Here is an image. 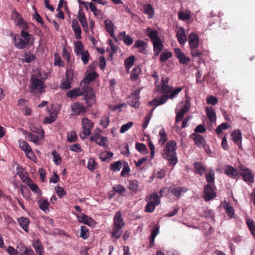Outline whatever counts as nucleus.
Here are the masks:
<instances>
[{"instance_id": "57", "label": "nucleus", "mask_w": 255, "mask_h": 255, "mask_svg": "<svg viewBox=\"0 0 255 255\" xmlns=\"http://www.w3.org/2000/svg\"><path fill=\"white\" fill-rule=\"evenodd\" d=\"M140 72V69L138 68H133L130 74V79L132 80H134L136 79L138 76V75Z\"/></svg>"}, {"instance_id": "64", "label": "nucleus", "mask_w": 255, "mask_h": 255, "mask_svg": "<svg viewBox=\"0 0 255 255\" xmlns=\"http://www.w3.org/2000/svg\"><path fill=\"white\" fill-rule=\"evenodd\" d=\"M55 190L60 198H62L66 194V192H65L63 188L59 186H56Z\"/></svg>"}, {"instance_id": "16", "label": "nucleus", "mask_w": 255, "mask_h": 255, "mask_svg": "<svg viewBox=\"0 0 255 255\" xmlns=\"http://www.w3.org/2000/svg\"><path fill=\"white\" fill-rule=\"evenodd\" d=\"M77 217L79 222L88 226H92L94 224V221L92 218L83 214L77 215Z\"/></svg>"}, {"instance_id": "25", "label": "nucleus", "mask_w": 255, "mask_h": 255, "mask_svg": "<svg viewBox=\"0 0 255 255\" xmlns=\"http://www.w3.org/2000/svg\"><path fill=\"white\" fill-rule=\"evenodd\" d=\"M145 33L150 38L152 42L160 38L158 36V32L155 30L152 29L149 27H147L146 28Z\"/></svg>"}, {"instance_id": "46", "label": "nucleus", "mask_w": 255, "mask_h": 255, "mask_svg": "<svg viewBox=\"0 0 255 255\" xmlns=\"http://www.w3.org/2000/svg\"><path fill=\"white\" fill-rule=\"evenodd\" d=\"M18 143L19 147L21 150L24 151V152H25L28 150H30L31 148V147L28 143L23 139L18 140Z\"/></svg>"}, {"instance_id": "21", "label": "nucleus", "mask_w": 255, "mask_h": 255, "mask_svg": "<svg viewBox=\"0 0 255 255\" xmlns=\"http://www.w3.org/2000/svg\"><path fill=\"white\" fill-rule=\"evenodd\" d=\"M176 36L178 38L179 43L183 45L187 41V37L185 30L183 27H180L176 33Z\"/></svg>"}, {"instance_id": "27", "label": "nucleus", "mask_w": 255, "mask_h": 255, "mask_svg": "<svg viewBox=\"0 0 255 255\" xmlns=\"http://www.w3.org/2000/svg\"><path fill=\"white\" fill-rule=\"evenodd\" d=\"M38 205L39 208L45 213L49 212L48 201L44 199H41L38 201Z\"/></svg>"}, {"instance_id": "1", "label": "nucleus", "mask_w": 255, "mask_h": 255, "mask_svg": "<svg viewBox=\"0 0 255 255\" xmlns=\"http://www.w3.org/2000/svg\"><path fill=\"white\" fill-rule=\"evenodd\" d=\"M44 80L39 71H37V73L32 75L30 79V92L34 96H39L45 92Z\"/></svg>"}, {"instance_id": "49", "label": "nucleus", "mask_w": 255, "mask_h": 255, "mask_svg": "<svg viewBox=\"0 0 255 255\" xmlns=\"http://www.w3.org/2000/svg\"><path fill=\"white\" fill-rule=\"evenodd\" d=\"M113 156V153L111 152L105 151L101 153L100 155V158L103 161H106L110 159Z\"/></svg>"}, {"instance_id": "50", "label": "nucleus", "mask_w": 255, "mask_h": 255, "mask_svg": "<svg viewBox=\"0 0 255 255\" xmlns=\"http://www.w3.org/2000/svg\"><path fill=\"white\" fill-rule=\"evenodd\" d=\"M247 224L251 234L255 237V223L251 219L247 220Z\"/></svg>"}, {"instance_id": "37", "label": "nucleus", "mask_w": 255, "mask_h": 255, "mask_svg": "<svg viewBox=\"0 0 255 255\" xmlns=\"http://www.w3.org/2000/svg\"><path fill=\"white\" fill-rule=\"evenodd\" d=\"M224 208L229 217L230 218H235L234 209L229 203H226L224 206Z\"/></svg>"}, {"instance_id": "8", "label": "nucleus", "mask_w": 255, "mask_h": 255, "mask_svg": "<svg viewBox=\"0 0 255 255\" xmlns=\"http://www.w3.org/2000/svg\"><path fill=\"white\" fill-rule=\"evenodd\" d=\"M11 19L15 24L18 26L22 30H25L28 26L26 22L24 20L22 16L16 11H13L11 15Z\"/></svg>"}, {"instance_id": "11", "label": "nucleus", "mask_w": 255, "mask_h": 255, "mask_svg": "<svg viewBox=\"0 0 255 255\" xmlns=\"http://www.w3.org/2000/svg\"><path fill=\"white\" fill-rule=\"evenodd\" d=\"M71 110L74 115L78 116L86 111V108L80 103H74L71 105Z\"/></svg>"}, {"instance_id": "18", "label": "nucleus", "mask_w": 255, "mask_h": 255, "mask_svg": "<svg viewBox=\"0 0 255 255\" xmlns=\"http://www.w3.org/2000/svg\"><path fill=\"white\" fill-rule=\"evenodd\" d=\"M204 198L206 201H209L215 197L216 193L212 187L209 185H206L204 187Z\"/></svg>"}, {"instance_id": "43", "label": "nucleus", "mask_w": 255, "mask_h": 255, "mask_svg": "<svg viewBox=\"0 0 255 255\" xmlns=\"http://www.w3.org/2000/svg\"><path fill=\"white\" fill-rule=\"evenodd\" d=\"M159 136L160 137L158 139V143L161 145H163L167 140V134L163 128L161 129L159 132Z\"/></svg>"}, {"instance_id": "15", "label": "nucleus", "mask_w": 255, "mask_h": 255, "mask_svg": "<svg viewBox=\"0 0 255 255\" xmlns=\"http://www.w3.org/2000/svg\"><path fill=\"white\" fill-rule=\"evenodd\" d=\"M224 172L228 176L236 179L239 177V172L233 167L230 165H226L224 168Z\"/></svg>"}, {"instance_id": "9", "label": "nucleus", "mask_w": 255, "mask_h": 255, "mask_svg": "<svg viewBox=\"0 0 255 255\" xmlns=\"http://www.w3.org/2000/svg\"><path fill=\"white\" fill-rule=\"evenodd\" d=\"M169 78L164 77L161 79V84L157 85V90L161 93L168 94L172 91V88L168 86Z\"/></svg>"}, {"instance_id": "29", "label": "nucleus", "mask_w": 255, "mask_h": 255, "mask_svg": "<svg viewBox=\"0 0 255 255\" xmlns=\"http://www.w3.org/2000/svg\"><path fill=\"white\" fill-rule=\"evenodd\" d=\"M81 87V88H75L68 91L67 93V96L71 98H75L78 96L82 95L83 92H82V86Z\"/></svg>"}, {"instance_id": "41", "label": "nucleus", "mask_w": 255, "mask_h": 255, "mask_svg": "<svg viewBox=\"0 0 255 255\" xmlns=\"http://www.w3.org/2000/svg\"><path fill=\"white\" fill-rule=\"evenodd\" d=\"M20 192L22 196L25 199L27 200H30L31 199L30 192L26 186L21 185L20 187Z\"/></svg>"}, {"instance_id": "45", "label": "nucleus", "mask_w": 255, "mask_h": 255, "mask_svg": "<svg viewBox=\"0 0 255 255\" xmlns=\"http://www.w3.org/2000/svg\"><path fill=\"white\" fill-rule=\"evenodd\" d=\"M89 8L96 16L99 17L102 16V12L100 10L98 9L93 3H89Z\"/></svg>"}, {"instance_id": "2", "label": "nucleus", "mask_w": 255, "mask_h": 255, "mask_svg": "<svg viewBox=\"0 0 255 255\" xmlns=\"http://www.w3.org/2000/svg\"><path fill=\"white\" fill-rule=\"evenodd\" d=\"M14 41V45L18 49H24L28 47L32 43V36L24 30H22L20 35L11 34Z\"/></svg>"}, {"instance_id": "61", "label": "nucleus", "mask_w": 255, "mask_h": 255, "mask_svg": "<svg viewBox=\"0 0 255 255\" xmlns=\"http://www.w3.org/2000/svg\"><path fill=\"white\" fill-rule=\"evenodd\" d=\"M28 186L33 192L37 193L39 196H41V191L36 184L31 183L28 184Z\"/></svg>"}, {"instance_id": "7", "label": "nucleus", "mask_w": 255, "mask_h": 255, "mask_svg": "<svg viewBox=\"0 0 255 255\" xmlns=\"http://www.w3.org/2000/svg\"><path fill=\"white\" fill-rule=\"evenodd\" d=\"M187 191V189L184 187H170L164 188L162 189L159 192L160 197L166 195L167 192H170L177 198H179L182 193Z\"/></svg>"}, {"instance_id": "17", "label": "nucleus", "mask_w": 255, "mask_h": 255, "mask_svg": "<svg viewBox=\"0 0 255 255\" xmlns=\"http://www.w3.org/2000/svg\"><path fill=\"white\" fill-rule=\"evenodd\" d=\"M78 19L80 22L84 30L87 32L88 31V26L87 19L84 13L82 11V9L80 8L77 16Z\"/></svg>"}, {"instance_id": "10", "label": "nucleus", "mask_w": 255, "mask_h": 255, "mask_svg": "<svg viewBox=\"0 0 255 255\" xmlns=\"http://www.w3.org/2000/svg\"><path fill=\"white\" fill-rule=\"evenodd\" d=\"M73 71L67 70L66 73V78L64 79L61 83V88L65 89H69L71 88V84L73 82Z\"/></svg>"}, {"instance_id": "54", "label": "nucleus", "mask_w": 255, "mask_h": 255, "mask_svg": "<svg viewBox=\"0 0 255 255\" xmlns=\"http://www.w3.org/2000/svg\"><path fill=\"white\" fill-rule=\"evenodd\" d=\"M134 62V57L130 56L125 61V64L127 69H129L133 65Z\"/></svg>"}, {"instance_id": "33", "label": "nucleus", "mask_w": 255, "mask_h": 255, "mask_svg": "<svg viewBox=\"0 0 255 255\" xmlns=\"http://www.w3.org/2000/svg\"><path fill=\"white\" fill-rule=\"evenodd\" d=\"M17 222L20 227L26 232H28V226L29 224V220L25 217H20L17 220Z\"/></svg>"}, {"instance_id": "59", "label": "nucleus", "mask_w": 255, "mask_h": 255, "mask_svg": "<svg viewBox=\"0 0 255 255\" xmlns=\"http://www.w3.org/2000/svg\"><path fill=\"white\" fill-rule=\"evenodd\" d=\"M230 126L228 124L222 123L217 127L216 129V131L217 134H220L223 130L227 129Z\"/></svg>"}, {"instance_id": "62", "label": "nucleus", "mask_w": 255, "mask_h": 255, "mask_svg": "<svg viewBox=\"0 0 255 255\" xmlns=\"http://www.w3.org/2000/svg\"><path fill=\"white\" fill-rule=\"evenodd\" d=\"M122 165V163L121 161H118L111 165V169L114 171H119Z\"/></svg>"}, {"instance_id": "52", "label": "nucleus", "mask_w": 255, "mask_h": 255, "mask_svg": "<svg viewBox=\"0 0 255 255\" xmlns=\"http://www.w3.org/2000/svg\"><path fill=\"white\" fill-rule=\"evenodd\" d=\"M135 148L137 150L143 154L147 153L148 150L144 144L142 143H137L135 144Z\"/></svg>"}, {"instance_id": "13", "label": "nucleus", "mask_w": 255, "mask_h": 255, "mask_svg": "<svg viewBox=\"0 0 255 255\" xmlns=\"http://www.w3.org/2000/svg\"><path fill=\"white\" fill-rule=\"evenodd\" d=\"M168 99V95H163L160 97H157L149 102L151 106H154L155 107L165 104Z\"/></svg>"}, {"instance_id": "4", "label": "nucleus", "mask_w": 255, "mask_h": 255, "mask_svg": "<svg viewBox=\"0 0 255 255\" xmlns=\"http://www.w3.org/2000/svg\"><path fill=\"white\" fill-rule=\"evenodd\" d=\"M145 200L148 202L145 206V211L148 213L152 212L156 206L160 204V198L156 193H153L150 196H147Z\"/></svg>"}, {"instance_id": "3", "label": "nucleus", "mask_w": 255, "mask_h": 255, "mask_svg": "<svg viewBox=\"0 0 255 255\" xmlns=\"http://www.w3.org/2000/svg\"><path fill=\"white\" fill-rule=\"evenodd\" d=\"M176 142L174 140L168 142L163 150V157L169 161L170 164L174 166L177 162L176 150Z\"/></svg>"}, {"instance_id": "23", "label": "nucleus", "mask_w": 255, "mask_h": 255, "mask_svg": "<svg viewBox=\"0 0 255 255\" xmlns=\"http://www.w3.org/2000/svg\"><path fill=\"white\" fill-rule=\"evenodd\" d=\"M191 136L195 144L199 147H204L206 144L205 140L203 136L200 134L192 133Z\"/></svg>"}, {"instance_id": "19", "label": "nucleus", "mask_w": 255, "mask_h": 255, "mask_svg": "<svg viewBox=\"0 0 255 255\" xmlns=\"http://www.w3.org/2000/svg\"><path fill=\"white\" fill-rule=\"evenodd\" d=\"M139 92L136 91L134 94L129 97V105L134 108H137L139 106V99L137 97Z\"/></svg>"}, {"instance_id": "56", "label": "nucleus", "mask_w": 255, "mask_h": 255, "mask_svg": "<svg viewBox=\"0 0 255 255\" xmlns=\"http://www.w3.org/2000/svg\"><path fill=\"white\" fill-rule=\"evenodd\" d=\"M77 138V136L75 131H70L67 135V140L70 142H75Z\"/></svg>"}, {"instance_id": "30", "label": "nucleus", "mask_w": 255, "mask_h": 255, "mask_svg": "<svg viewBox=\"0 0 255 255\" xmlns=\"http://www.w3.org/2000/svg\"><path fill=\"white\" fill-rule=\"evenodd\" d=\"M20 255H34V252L31 248H28L23 245L17 247Z\"/></svg>"}, {"instance_id": "6", "label": "nucleus", "mask_w": 255, "mask_h": 255, "mask_svg": "<svg viewBox=\"0 0 255 255\" xmlns=\"http://www.w3.org/2000/svg\"><path fill=\"white\" fill-rule=\"evenodd\" d=\"M82 86V95H84L85 99L89 106H91L95 101L94 93L93 89L88 85H83L81 84Z\"/></svg>"}, {"instance_id": "28", "label": "nucleus", "mask_w": 255, "mask_h": 255, "mask_svg": "<svg viewBox=\"0 0 255 255\" xmlns=\"http://www.w3.org/2000/svg\"><path fill=\"white\" fill-rule=\"evenodd\" d=\"M97 76V74L95 71L87 73L81 84L83 85H88L89 83L93 81Z\"/></svg>"}, {"instance_id": "47", "label": "nucleus", "mask_w": 255, "mask_h": 255, "mask_svg": "<svg viewBox=\"0 0 255 255\" xmlns=\"http://www.w3.org/2000/svg\"><path fill=\"white\" fill-rule=\"evenodd\" d=\"M35 56L30 53H25L23 56L22 61L23 62L30 63L35 59Z\"/></svg>"}, {"instance_id": "44", "label": "nucleus", "mask_w": 255, "mask_h": 255, "mask_svg": "<svg viewBox=\"0 0 255 255\" xmlns=\"http://www.w3.org/2000/svg\"><path fill=\"white\" fill-rule=\"evenodd\" d=\"M181 106H183V107L180 109V111L182 112V113L185 114L189 110L190 104L188 101H186L185 103L181 102L177 105V109L179 108Z\"/></svg>"}, {"instance_id": "5", "label": "nucleus", "mask_w": 255, "mask_h": 255, "mask_svg": "<svg viewBox=\"0 0 255 255\" xmlns=\"http://www.w3.org/2000/svg\"><path fill=\"white\" fill-rule=\"evenodd\" d=\"M83 131L80 133L79 136L81 138L84 139L91 133V130L93 128V122L87 118H84L82 120Z\"/></svg>"}, {"instance_id": "40", "label": "nucleus", "mask_w": 255, "mask_h": 255, "mask_svg": "<svg viewBox=\"0 0 255 255\" xmlns=\"http://www.w3.org/2000/svg\"><path fill=\"white\" fill-rule=\"evenodd\" d=\"M105 23L107 30L109 32L111 36H114V30L113 28V23L109 19H107L105 21Z\"/></svg>"}, {"instance_id": "58", "label": "nucleus", "mask_w": 255, "mask_h": 255, "mask_svg": "<svg viewBox=\"0 0 255 255\" xmlns=\"http://www.w3.org/2000/svg\"><path fill=\"white\" fill-rule=\"evenodd\" d=\"M138 182L134 180L129 182L128 188L133 192H136L138 190Z\"/></svg>"}, {"instance_id": "34", "label": "nucleus", "mask_w": 255, "mask_h": 255, "mask_svg": "<svg viewBox=\"0 0 255 255\" xmlns=\"http://www.w3.org/2000/svg\"><path fill=\"white\" fill-rule=\"evenodd\" d=\"M208 173H205L206 181L209 184H214L215 180V172L213 169L210 168Z\"/></svg>"}, {"instance_id": "22", "label": "nucleus", "mask_w": 255, "mask_h": 255, "mask_svg": "<svg viewBox=\"0 0 255 255\" xmlns=\"http://www.w3.org/2000/svg\"><path fill=\"white\" fill-rule=\"evenodd\" d=\"M152 43L153 46L154 54L155 56H157L162 50L164 46L160 38L152 42Z\"/></svg>"}, {"instance_id": "32", "label": "nucleus", "mask_w": 255, "mask_h": 255, "mask_svg": "<svg viewBox=\"0 0 255 255\" xmlns=\"http://www.w3.org/2000/svg\"><path fill=\"white\" fill-rule=\"evenodd\" d=\"M205 112L206 113L207 116L211 122H214L216 121V115L212 107H206Z\"/></svg>"}, {"instance_id": "48", "label": "nucleus", "mask_w": 255, "mask_h": 255, "mask_svg": "<svg viewBox=\"0 0 255 255\" xmlns=\"http://www.w3.org/2000/svg\"><path fill=\"white\" fill-rule=\"evenodd\" d=\"M53 156V161L57 165L61 163V158L59 153L55 150H52L51 153Z\"/></svg>"}, {"instance_id": "42", "label": "nucleus", "mask_w": 255, "mask_h": 255, "mask_svg": "<svg viewBox=\"0 0 255 255\" xmlns=\"http://www.w3.org/2000/svg\"><path fill=\"white\" fill-rule=\"evenodd\" d=\"M143 10L145 14H148L149 18L153 16L154 14V9L150 4H145L143 7Z\"/></svg>"}, {"instance_id": "24", "label": "nucleus", "mask_w": 255, "mask_h": 255, "mask_svg": "<svg viewBox=\"0 0 255 255\" xmlns=\"http://www.w3.org/2000/svg\"><path fill=\"white\" fill-rule=\"evenodd\" d=\"M72 28L75 33V37L78 39H81V29L76 19L72 21Z\"/></svg>"}, {"instance_id": "63", "label": "nucleus", "mask_w": 255, "mask_h": 255, "mask_svg": "<svg viewBox=\"0 0 255 255\" xmlns=\"http://www.w3.org/2000/svg\"><path fill=\"white\" fill-rule=\"evenodd\" d=\"M94 141H95L96 143L100 146H105L107 143V138L104 136H101V137L96 139Z\"/></svg>"}, {"instance_id": "26", "label": "nucleus", "mask_w": 255, "mask_h": 255, "mask_svg": "<svg viewBox=\"0 0 255 255\" xmlns=\"http://www.w3.org/2000/svg\"><path fill=\"white\" fill-rule=\"evenodd\" d=\"M231 136L232 140L236 144L239 145V146H241L242 134L240 130H234L232 133Z\"/></svg>"}, {"instance_id": "20", "label": "nucleus", "mask_w": 255, "mask_h": 255, "mask_svg": "<svg viewBox=\"0 0 255 255\" xmlns=\"http://www.w3.org/2000/svg\"><path fill=\"white\" fill-rule=\"evenodd\" d=\"M114 226L119 227L123 228L125 226V223L122 217L121 212L118 211L114 217Z\"/></svg>"}, {"instance_id": "55", "label": "nucleus", "mask_w": 255, "mask_h": 255, "mask_svg": "<svg viewBox=\"0 0 255 255\" xmlns=\"http://www.w3.org/2000/svg\"><path fill=\"white\" fill-rule=\"evenodd\" d=\"M89 235V231L85 226H82L81 228L80 237L83 239H87Z\"/></svg>"}, {"instance_id": "60", "label": "nucleus", "mask_w": 255, "mask_h": 255, "mask_svg": "<svg viewBox=\"0 0 255 255\" xmlns=\"http://www.w3.org/2000/svg\"><path fill=\"white\" fill-rule=\"evenodd\" d=\"M133 125V123L131 122H128L126 124L123 125L120 129L121 133H125L128 131Z\"/></svg>"}, {"instance_id": "12", "label": "nucleus", "mask_w": 255, "mask_h": 255, "mask_svg": "<svg viewBox=\"0 0 255 255\" xmlns=\"http://www.w3.org/2000/svg\"><path fill=\"white\" fill-rule=\"evenodd\" d=\"M240 171L239 175L240 174L243 177L245 181L253 182L254 177L252 174L251 171L249 169L245 167L241 168Z\"/></svg>"}, {"instance_id": "38", "label": "nucleus", "mask_w": 255, "mask_h": 255, "mask_svg": "<svg viewBox=\"0 0 255 255\" xmlns=\"http://www.w3.org/2000/svg\"><path fill=\"white\" fill-rule=\"evenodd\" d=\"M123 228L119 227L113 226L112 231L111 234L112 236L115 238L119 239L122 235L123 231L122 229Z\"/></svg>"}, {"instance_id": "14", "label": "nucleus", "mask_w": 255, "mask_h": 255, "mask_svg": "<svg viewBox=\"0 0 255 255\" xmlns=\"http://www.w3.org/2000/svg\"><path fill=\"white\" fill-rule=\"evenodd\" d=\"M190 48H197L199 46V36L195 33H191L188 36Z\"/></svg>"}, {"instance_id": "36", "label": "nucleus", "mask_w": 255, "mask_h": 255, "mask_svg": "<svg viewBox=\"0 0 255 255\" xmlns=\"http://www.w3.org/2000/svg\"><path fill=\"white\" fill-rule=\"evenodd\" d=\"M28 138L31 142L35 144L39 145L41 143V139L43 137H41L40 135L31 133L28 134Z\"/></svg>"}, {"instance_id": "53", "label": "nucleus", "mask_w": 255, "mask_h": 255, "mask_svg": "<svg viewBox=\"0 0 255 255\" xmlns=\"http://www.w3.org/2000/svg\"><path fill=\"white\" fill-rule=\"evenodd\" d=\"M110 123V118L107 116H103L100 120V124L104 128H107Z\"/></svg>"}, {"instance_id": "31", "label": "nucleus", "mask_w": 255, "mask_h": 255, "mask_svg": "<svg viewBox=\"0 0 255 255\" xmlns=\"http://www.w3.org/2000/svg\"><path fill=\"white\" fill-rule=\"evenodd\" d=\"M194 167L195 169V172L197 174L203 175L205 172L206 168L201 162H195L194 164Z\"/></svg>"}, {"instance_id": "39", "label": "nucleus", "mask_w": 255, "mask_h": 255, "mask_svg": "<svg viewBox=\"0 0 255 255\" xmlns=\"http://www.w3.org/2000/svg\"><path fill=\"white\" fill-rule=\"evenodd\" d=\"M74 51L77 55H80L84 51L83 45L81 41H78L75 43Z\"/></svg>"}, {"instance_id": "51", "label": "nucleus", "mask_w": 255, "mask_h": 255, "mask_svg": "<svg viewBox=\"0 0 255 255\" xmlns=\"http://www.w3.org/2000/svg\"><path fill=\"white\" fill-rule=\"evenodd\" d=\"M30 130L32 132L40 135L41 137H43L44 136V131L39 127H36L33 125H31Z\"/></svg>"}, {"instance_id": "35", "label": "nucleus", "mask_w": 255, "mask_h": 255, "mask_svg": "<svg viewBox=\"0 0 255 255\" xmlns=\"http://www.w3.org/2000/svg\"><path fill=\"white\" fill-rule=\"evenodd\" d=\"M32 246L36 253L39 255H44L42 246L38 240L34 241Z\"/></svg>"}]
</instances>
